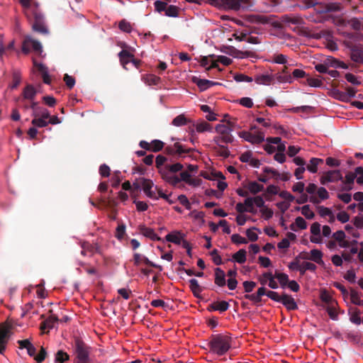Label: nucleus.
I'll return each mask as SVG.
<instances>
[{
    "instance_id": "f257e3e1",
    "label": "nucleus",
    "mask_w": 363,
    "mask_h": 363,
    "mask_svg": "<svg viewBox=\"0 0 363 363\" xmlns=\"http://www.w3.org/2000/svg\"><path fill=\"white\" fill-rule=\"evenodd\" d=\"M23 8V12L29 21H33L32 28L35 32L48 34L44 23V17L39 10V4L34 0H17Z\"/></svg>"
},
{
    "instance_id": "f03ea898",
    "label": "nucleus",
    "mask_w": 363,
    "mask_h": 363,
    "mask_svg": "<svg viewBox=\"0 0 363 363\" xmlns=\"http://www.w3.org/2000/svg\"><path fill=\"white\" fill-rule=\"evenodd\" d=\"M232 337L225 334H217L211 335L208 346L210 351L218 356L227 353L231 348Z\"/></svg>"
},
{
    "instance_id": "7ed1b4c3",
    "label": "nucleus",
    "mask_w": 363,
    "mask_h": 363,
    "mask_svg": "<svg viewBox=\"0 0 363 363\" xmlns=\"http://www.w3.org/2000/svg\"><path fill=\"white\" fill-rule=\"evenodd\" d=\"M74 351L76 354L74 363H92V359L90 357L91 347L82 339L76 338L74 340Z\"/></svg>"
},
{
    "instance_id": "20e7f679",
    "label": "nucleus",
    "mask_w": 363,
    "mask_h": 363,
    "mask_svg": "<svg viewBox=\"0 0 363 363\" xmlns=\"http://www.w3.org/2000/svg\"><path fill=\"white\" fill-rule=\"evenodd\" d=\"M183 168V164L179 162L172 164H166L164 168L160 170V175L162 179L166 182L173 186H177L180 183V179L175 174L182 171Z\"/></svg>"
},
{
    "instance_id": "39448f33",
    "label": "nucleus",
    "mask_w": 363,
    "mask_h": 363,
    "mask_svg": "<svg viewBox=\"0 0 363 363\" xmlns=\"http://www.w3.org/2000/svg\"><path fill=\"white\" fill-rule=\"evenodd\" d=\"M31 50L38 55H41L43 52V47L39 41L27 35L24 38L22 43V52L24 54H28Z\"/></svg>"
},
{
    "instance_id": "423d86ee",
    "label": "nucleus",
    "mask_w": 363,
    "mask_h": 363,
    "mask_svg": "<svg viewBox=\"0 0 363 363\" xmlns=\"http://www.w3.org/2000/svg\"><path fill=\"white\" fill-rule=\"evenodd\" d=\"M238 135L252 144H260L264 140V134L262 130H257L256 133L241 131Z\"/></svg>"
},
{
    "instance_id": "0eeeda50",
    "label": "nucleus",
    "mask_w": 363,
    "mask_h": 363,
    "mask_svg": "<svg viewBox=\"0 0 363 363\" xmlns=\"http://www.w3.org/2000/svg\"><path fill=\"white\" fill-rule=\"evenodd\" d=\"M342 175L340 170H330L325 172L320 178V182L323 185H325L329 182H337L338 181H342Z\"/></svg>"
},
{
    "instance_id": "6e6552de",
    "label": "nucleus",
    "mask_w": 363,
    "mask_h": 363,
    "mask_svg": "<svg viewBox=\"0 0 363 363\" xmlns=\"http://www.w3.org/2000/svg\"><path fill=\"white\" fill-rule=\"evenodd\" d=\"M38 102H33L31 104V109L33 110L32 116L34 117V118L31 121V123L35 128H44L49 124V122H48L45 119L39 118L40 113L38 112L39 108L38 106Z\"/></svg>"
},
{
    "instance_id": "1a4fd4ad",
    "label": "nucleus",
    "mask_w": 363,
    "mask_h": 363,
    "mask_svg": "<svg viewBox=\"0 0 363 363\" xmlns=\"http://www.w3.org/2000/svg\"><path fill=\"white\" fill-rule=\"evenodd\" d=\"M11 336L10 327L0 325V354H3Z\"/></svg>"
},
{
    "instance_id": "9d476101",
    "label": "nucleus",
    "mask_w": 363,
    "mask_h": 363,
    "mask_svg": "<svg viewBox=\"0 0 363 363\" xmlns=\"http://www.w3.org/2000/svg\"><path fill=\"white\" fill-rule=\"evenodd\" d=\"M216 132L222 136L223 143H232L234 137L231 133V130L225 126L224 124H218L215 127Z\"/></svg>"
},
{
    "instance_id": "9b49d317",
    "label": "nucleus",
    "mask_w": 363,
    "mask_h": 363,
    "mask_svg": "<svg viewBox=\"0 0 363 363\" xmlns=\"http://www.w3.org/2000/svg\"><path fill=\"white\" fill-rule=\"evenodd\" d=\"M142 184V188L145 195L152 199L157 200L158 197L156 196L155 191H152L154 184L152 180L144 177L140 178Z\"/></svg>"
},
{
    "instance_id": "f8f14e48",
    "label": "nucleus",
    "mask_w": 363,
    "mask_h": 363,
    "mask_svg": "<svg viewBox=\"0 0 363 363\" xmlns=\"http://www.w3.org/2000/svg\"><path fill=\"white\" fill-rule=\"evenodd\" d=\"M133 262L134 265L138 267L140 265L141 263H144L146 265H148L152 267H155L158 269L160 271H162V267L161 265H158L157 264H155L152 261H150L147 257L145 255H143L139 253H135L133 255Z\"/></svg>"
},
{
    "instance_id": "ddd939ff",
    "label": "nucleus",
    "mask_w": 363,
    "mask_h": 363,
    "mask_svg": "<svg viewBox=\"0 0 363 363\" xmlns=\"http://www.w3.org/2000/svg\"><path fill=\"white\" fill-rule=\"evenodd\" d=\"M191 81L193 83H194L195 84L197 85V86L199 88L201 91H206L208 88H210L214 85L218 84V82H215L210 81L208 79H201L197 77H193L191 79Z\"/></svg>"
},
{
    "instance_id": "4468645a",
    "label": "nucleus",
    "mask_w": 363,
    "mask_h": 363,
    "mask_svg": "<svg viewBox=\"0 0 363 363\" xmlns=\"http://www.w3.org/2000/svg\"><path fill=\"white\" fill-rule=\"evenodd\" d=\"M82 249L86 250L89 256H93L95 253L101 254V248L98 243H90L87 241L81 242Z\"/></svg>"
},
{
    "instance_id": "2eb2a0df",
    "label": "nucleus",
    "mask_w": 363,
    "mask_h": 363,
    "mask_svg": "<svg viewBox=\"0 0 363 363\" xmlns=\"http://www.w3.org/2000/svg\"><path fill=\"white\" fill-rule=\"evenodd\" d=\"M351 60L356 63H363V46L358 44L350 52Z\"/></svg>"
},
{
    "instance_id": "dca6fc26",
    "label": "nucleus",
    "mask_w": 363,
    "mask_h": 363,
    "mask_svg": "<svg viewBox=\"0 0 363 363\" xmlns=\"http://www.w3.org/2000/svg\"><path fill=\"white\" fill-rule=\"evenodd\" d=\"M281 303L286 308L288 311H295L298 309V306L294 298L286 294H283Z\"/></svg>"
},
{
    "instance_id": "f3484780",
    "label": "nucleus",
    "mask_w": 363,
    "mask_h": 363,
    "mask_svg": "<svg viewBox=\"0 0 363 363\" xmlns=\"http://www.w3.org/2000/svg\"><path fill=\"white\" fill-rule=\"evenodd\" d=\"M229 303L225 301H217L210 304L207 310L208 311H219L220 312H225L229 308Z\"/></svg>"
},
{
    "instance_id": "a211bd4d",
    "label": "nucleus",
    "mask_w": 363,
    "mask_h": 363,
    "mask_svg": "<svg viewBox=\"0 0 363 363\" xmlns=\"http://www.w3.org/2000/svg\"><path fill=\"white\" fill-rule=\"evenodd\" d=\"M23 97L24 99H28L33 102H35L33 100L37 94V91L35 87L31 84H28L23 91Z\"/></svg>"
},
{
    "instance_id": "6ab92c4d",
    "label": "nucleus",
    "mask_w": 363,
    "mask_h": 363,
    "mask_svg": "<svg viewBox=\"0 0 363 363\" xmlns=\"http://www.w3.org/2000/svg\"><path fill=\"white\" fill-rule=\"evenodd\" d=\"M58 320V318L55 315H51L45 320L41 323L40 328L43 332H45V330L46 329H52Z\"/></svg>"
},
{
    "instance_id": "aec40b11",
    "label": "nucleus",
    "mask_w": 363,
    "mask_h": 363,
    "mask_svg": "<svg viewBox=\"0 0 363 363\" xmlns=\"http://www.w3.org/2000/svg\"><path fill=\"white\" fill-rule=\"evenodd\" d=\"M118 57L121 64L125 69H126V65L130 62H131V60L134 57V55L126 50H122L118 53Z\"/></svg>"
},
{
    "instance_id": "412c9836",
    "label": "nucleus",
    "mask_w": 363,
    "mask_h": 363,
    "mask_svg": "<svg viewBox=\"0 0 363 363\" xmlns=\"http://www.w3.org/2000/svg\"><path fill=\"white\" fill-rule=\"evenodd\" d=\"M214 282L218 286H224L226 284L225 272L220 268L215 269Z\"/></svg>"
},
{
    "instance_id": "4be33fe9",
    "label": "nucleus",
    "mask_w": 363,
    "mask_h": 363,
    "mask_svg": "<svg viewBox=\"0 0 363 363\" xmlns=\"http://www.w3.org/2000/svg\"><path fill=\"white\" fill-rule=\"evenodd\" d=\"M189 288L196 298H200V294L203 291V288L199 284V281L196 279H191L189 280Z\"/></svg>"
},
{
    "instance_id": "5701e85b",
    "label": "nucleus",
    "mask_w": 363,
    "mask_h": 363,
    "mask_svg": "<svg viewBox=\"0 0 363 363\" xmlns=\"http://www.w3.org/2000/svg\"><path fill=\"white\" fill-rule=\"evenodd\" d=\"M347 25L354 30H363V18H352L347 21Z\"/></svg>"
},
{
    "instance_id": "b1692460",
    "label": "nucleus",
    "mask_w": 363,
    "mask_h": 363,
    "mask_svg": "<svg viewBox=\"0 0 363 363\" xmlns=\"http://www.w3.org/2000/svg\"><path fill=\"white\" fill-rule=\"evenodd\" d=\"M140 232L144 236L150 238L152 240H159L160 238L157 235L153 229L145 225L140 226Z\"/></svg>"
},
{
    "instance_id": "393cba45",
    "label": "nucleus",
    "mask_w": 363,
    "mask_h": 363,
    "mask_svg": "<svg viewBox=\"0 0 363 363\" xmlns=\"http://www.w3.org/2000/svg\"><path fill=\"white\" fill-rule=\"evenodd\" d=\"M168 242H173L177 245H180L182 239L184 238V234L180 232L175 231L172 233H169L165 237Z\"/></svg>"
},
{
    "instance_id": "a878e982",
    "label": "nucleus",
    "mask_w": 363,
    "mask_h": 363,
    "mask_svg": "<svg viewBox=\"0 0 363 363\" xmlns=\"http://www.w3.org/2000/svg\"><path fill=\"white\" fill-rule=\"evenodd\" d=\"M281 23L285 24L299 25L302 23V18L299 16L284 15L281 18Z\"/></svg>"
},
{
    "instance_id": "bb28decb",
    "label": "nucleus",
    "mask_w": 363,
    "mask_h": 363,
    "mask_svg": "<svg viewBox=\"0 0 363 363\" xmlns=\"http://www.w3.org/2000/svg\"><path fill=\"white\" fill-rule=\"evenodd\" d=\"M323 255L320 250L314 249L310 252L309 259L315 262L318 264H323Z\"/></svg>"
},
{
    "instance_id": "cd10ccee",
    "label": "nucleus",
    "mask_w": 363,
    "mask_h": 363,
    "mask_svg": "<svg viewBox=\"0 0 363 363\" xmlns=\"http://www.w3.org/2000/svg\"><path fill=\"white\" fill-rule=\"evenodd\" d=\"M274 80V77L269 74H261L255 77V81L258 84L269 85Z\"/></svg>"
},
{
    "instance_id": "c85d7f7f",
    "label": "nucleus",
    "mask_w": 363,
    "mask_h": 363,
    "mask_svg": "<svg viewBox=\"0 0 363 363\" xmlns=\"http://www.w3.org/2000/svg\"><path fill=\"white\" fill-rule=\"evenodd\" d=\"M323 162V159L313 157L310 160V163L307 165L306 168L311 173H316L318 171V166Z\"/></svg>"
},
{
    "instance_id": "c756f323",
    "label": "nucleus",
    "mask_w": 363,
    "mask_h": 363,
    "mask_svg": "<svg viewBox=\"0 0 363 363\" xmlns=\"http://www.w3.org/2000/svg\"><path fill=\"white\" fill-rule=\"evenodd\" d=\"M213 150L215 151L219 156L223 158H228L230 156V150L228 147L225 145L214 146L212 147Z\"/></svg>"
},
{
    "instance_id": "7c9ffc66",
    "label": "nucleus",
    "mask_w": 363,
    "mask_h": 363,
    "mask_svg": "<svg viewBox=\"0 0 363 363\" xmlns=\"http://www.w3.org/2000/svg\"><path fill=\"white\" fill-rule=\"evenodd\" d=\"M246 187L253 194H256L264 189V186L256 182H250Z\"/></svg>"
},
{
    "instance_id": "2f4dec72",
    "label": "nucleus",
    "mask_w": 363,
    "mask_h": 363,
    "mask_svg": "<svg viewBox=\"0 0 363 363\" xmlns=\"http://www.w3.org/2000/svg\"><path fill=\"white\" fill-rule=\"evenodd\" d=\"M317 267L315 264L309 262H303L300 267L298 272L301 275H303L307 270L311 272H315Z\"/></svg>"
},
{
    "instance_id": "473e14b6",
    "label": "nucleus",
    "mask_w": 363,
    "mask_h": 363,
    "mask_svg": "<svg viewBox=\"0 0 363 363\" xmlns=\"http://www.w3.org/2000/svg\"><path fill=\"white\" fill-rule=\"evenodd\" d=\"M246 250L244 249H241L235 254H233V259L239 264H243L246 261Z\"/></svg>"
},
{
    "instance_id": "72a5a7b5",
    "label": "nucleus",
    "mask_w": 363,
    "mask_h": 363,
    "mask_svg": "<svg viewBox=\"0 0 363 363\" xmlns=\"http://www.w3.org/2000/svg\"><path fill=\"white\" fill-rule=\"evenodd\" d=\"M263 172L268 175L269 179L272 178L275 180H278L281 177V174L277 170L269 167H264Z\"/></svg>"
},
{
    "instance_id": "f704fd0d",
    "label": "nucleus",
    "mask_w": 363,
    "mask_h": 363,
    "mask_svg": "<svg viewBox=\"0 0 363 363\" xmlns=\"http://www.w3.org/2000/svg\"><path fill=\"white\" fill-rule=\"evenodd\" d=\"M69 359V355L63 350H58L55 354V363H63Z\"/></svg>"
},
{
    "instance_id": "c9c22d12",
    "label": "nucleus",
    "mask_w": 363,
    "mask_h": 363,
    "mask_svg": "<svg viewBox=\"0 0 363 363\" xmlns=\"http://www.w3.org/2000/svg\"><path fill=\"white\" fill-rule=\"evenodd\" d=\"M143 79L148 85H157L161 82L160 77L155 74H147L143 77Z\"/></svg>"
},
{
    "instance_id": "e433bc0d",
    "label": "nucleus",
    "mask_w": 363,
    "mask_h": 363,
    "mask_svg": "<svg viewBox=\"0 0 363 363\" xmlns=\"http://www.w3.org/2000/svg\"><path fill=\"white\" fill-rule=\"evenodd\" d=\"M350 321L356 325H359L361 323V318H360L361 312H360V311L355 308H353L352 311L350 312Z\"/></svg>"
},
{
    "instance_id": "4c0bfd02",
    "label": "nucleus",
    "mask_w": 363,
    "mask_h": 363,
    "mask_svg": "<svg viewBox=\"0 0 363 363\" xmlns=\"http://www.w3.org/2000/svg\"><path fill=\"white\" fill-rule=\"evenodd\" d=\"M112 202H113V201L110 198H108V200H106L105 199H103V198H100L99 199L98 203L90 200L91 204L95 207L99 208H101L102 207L106 208V207L111 206Z\"/></svg>"
},
{
    "instance_id": "58836bf2",
    "label": "nucleus",
    "mask_w": 363,
    "mask_h": 363,
    "mask_svg": "<svg viewBox=\"0 0 363 363\" xmlns=\"http://www.w3.org/2000/svg\"><path fill=\"white\" fill-rule=\"evenodd\" d=\"M196 129L199 133H203L204 131H212V126L208 123L202 121L200 123H197L196 125Z\"/></svg>"
},
{
    "instance_id": "ea45409f",
    "label": "nucleus",
    "mask_w": 363,
    "mask_h": 363,
    "mask_svg": "<svg viewBox=\"0 0 363 363\" xmlns=\"http://www.w3.org/2000/svg\"><path fill=\"white\" fill-rule=\"evenodd\" d=\"M350 299L352 303L357 306H361L363 302V300H361L359 293L352 289L350 290Z\"/></svg>"
},
{
    "instance_id": "a19ab883",
    "label": "nucleus",
    "mask_w": 363,
    "mask_h": 363,
    "mask_svg": "<svg viewBox=\"0 0 363 363\" xmlns=\"http://www.w3.org/2000/svg\"><path fill=\"white\" fill-rule=\"evenodd\" d=\"M174 147L175 155H177L178 157H182L183 154L189 153L191 150L190 148H184V147L179 143H175Z\"/></svg>"
},
{
    "instance_id": "79ce46f5",
    "label": "nucleus",
    "mask_w": 363,
    "mask_h": 363,
    "mask_svg": "<svg viewBox=\"0 0 363 363\" xmlns=\"http://www.w3.org/2000/svg\"><path fill=\"white\" fill-rule=\"evenodd\" d=\"M187 121V118L184 116V115L181 114L173 119L172 124L174 126H182L186 125Z\"/></svg>"
},
{
    "instance_id": "37998d69",
    "label": "nucleus",
    "mask_w": 363,
    "mask_h": 363,
    "mask_svg": "<svg viewBox=\"0 0 363 363\" xmlns=\"http://www.w3.org/2000/svg\"><path fill=\"white\" fill-rule=\"evenodd\" d=\"M274 277L279 280L282 288H284L289 281V277L285 273H276Z\"/></svg>"
},
{
    "instance_id": "c03bdc74",
    "label": "nucleus",
    "mask_w": 363,
    "mask_h": 363,
    "mask_svg": "<svg viewBox=\"0 0 363 363\" xmlns=\"http://www.w3.org/2000/svg\"><path fill=\"white\" fill-rule=\"evenodd\" d=\"M164 12L167 16L177 17L178 16V8L174 5H167Z\"/></svg>"
},
{
    "instance_id": "a18cd8bd",
    "label": "nucleus",
    "mask_w": 363,
    "mask_h": 363,
    "mask_svg": "<svg viewBox=\"0 0 363 363\" xmlns=\"http://www.w3.org/2000/svg\"><path fill=\"white\" fill-rule=\"evenodd\" d=\"M318 213L320 214V216H322V217L330 216V217H331L332 220H334L333 212L330 208L323 206H320L318 207Z\"/></svg>"
},
{
    "instance_id": "49530a36",
    "label": "nucleus",
    "mask_w": 363,
    "mask_h": 363,
    "mask_svg": "<svg viewBox=\"0 0 363 363\" xmlns=\"http://www.w3.org/2000/svg\"><path fill=\"white\" fill-rule=\"evenodd\" d=\"M263 277H267L268 280H269V284H268V286L273 289H276L278 288V284L277 283V281H275L274 280V277H273L272 272H265L263 274Z\"/></svg>"
},
{
    "instance_id": "de8ad7c7",
    "label": "nucleus",
    "mask_w": 363,
    "mask_h": 363,
    "mask_svg": "<svg viewBox=\"0 0 363 363\" xmlns=\"http://www.w3.org/2000/svg\"><path fill=\"white\" fill-rule=\"evenodd\" d=\"M164 143L160 140H153L151 142V151L157 152L164 147Z\"/></svg>"
},
{
    "instance_id": "09e8293b",
    "label": "nucleus",
    "mask_w": 363,
    "mask_h": 363,
    "mask_svg": "<svg viewBox=\"0 0 363 363\" xmlns=\"http://www.w3.org/2000/svg\"><path fill=\"white\" fill-rule=\"evenodd\" d=\"M166 161H167V158L164 156L161 155H159L157 156L156 160H155V165H156V167L157 168L160 174V170L162 169H163L164 167L165 166L164 163L166 162Z\"/></svg>"
},
{
    "instance_id": "8fccbe9b",
    "label": "nucleus",
    "mask_w": 363,
    "mask_h": 363,
    "mask_svg": "<svg viewBox=\"0 0 363 363\" xmlns=\"http://www.w3.org/2000/svg\"><path fill=\"white\" fill-rule=\"evenodd\" d=\"M252 56H254V52L252 51H250V50L241 51V50H237L235 52V55L233 57L243 59V58H247V57H252Z\"/></svg>"
},
{
    "instance_id": "3c124183",
    "label": "nucleus",
    "mask_w": 363,
    "mask_h": 363,
    "mask_svg": "<svg viewBox=\"0 0 363 363\" xmlns=\"http://www.w3.org/2000/svg\"><path fill=\"white\" fill-rule=\"evenodd\" d=\"M301 213L307 218L312 219L314 218L315 214L311 210L309 205H305L301 208Z\"/></svg>"
},
{
    "instance_id": "603ef678",
    "label": "nucleus",
    "mask_w": 363,
    "mask_h": 363,
    "mask_svg": "<svg viewBox=\"0 0 363 363\" xmlns=\"http://www.w3.org/2000/svg\"><path fill=\"white\" fill-rule=\"evenodd\" d=\"M333 94L335 99L343 101V102H348L349 100L347 97V95L345 94V91H340L338 89H335L333 91Z\"/></svg>"
},
{
    "instance_id": "864d4df0",
    "label": "nucleus",
    "mask_w": 363,
    "mask_h": 363,
    "mask_svg": "<svg viewBox=\"0 0 363 363\" xmlns=\"http://www.w3.org/2000/svg\"><path fill=\"white\" fill-rule=\"evenodd\" d=\"M21 80V78L20 74L17 72H13V82H12V84L10 85V88L11 89H16L18 86V85L20 84Z\"/></svg>"
},
{
    "instance_id": "5fc2aeb1",
    "label": "nucleus",
    "mask_w": 363,
    "mask_h": 363,
    "mask_svg": "<svg viewBox=\"0 0 363 363\" xmlns=\"http://www.w3.org/2000/svg\"><path fill=\"white\" fill-rule=\"evenodd\" d=\"M266 296L277 302L281 303L283 299V295L279 296L277 292L273 291H268Z\"/></svg>"
},
{
    "instance_id": "6e6d98bb",
    "label": "nucleus",
    "mask_w": 363,
    "mask_h": 363,
    "mask_svg": "<svg viewBox=\"0 0 363 363\" xmlns=\"http://www.w3.org/2000/svg\"><path fill=\"white\" fill-rule=\"evenodd\" d=\"M63 79L68 89H71L74 87L75 84V79L73 77L69 75L68 74H65L64 75Z\"/></svg>"
},
{
    "instance_id": "4d7b16f0",
    "label": "nucleus",
    "mask_w": 363,
    "mask_h": 363,
    "mask_svg": "<svg viewBox=\"0 0 363 363\" xmlns=\"http://www.w3.org/2000/svg\"><path fill=\"white\" fill-rule=\"evenodd\" d=\"M125 233V225L123 223L119 224L116 228V237L118 240H121L123 238Z\"/></svg>"
},
{
    "instance_id": "13d9d810",
    "label": "nucleus",
    "mask_w": 363,
    "mask_h": 363,
    "mask_svg": "<svg viewBox=\"0 0 363 363\" xmlns=\"http://www.w3.org/2000/svg\"><path fill=\"white\" fill-rule=\"evenodd\" d=\"M119 28L126 33H130L132 30V27L130 23L127 22L125 20H122L119 22L118 25Z\"/></svg>"
},
{
    "instance_id": "bf43d9fd",
    "label": "nucleus",
    "mask_w": 363,
    "mask_h": 363,
    "mask_svg": "<svg viewBox=\"0 0 363 363\" xmlns=\"http://www.w3.org/2000/svg\"><path fill=\"white\" fill-rule=\"evenodd\" d=\"M178 201H179V203L184 206L186 209L188 210H190L191 208V205L188 199V198L184 195V194H182V195H179L178 196Z\"/></svg>"
},
{
    "instance_id": "052dcab7",
    "label": "nucleus",
    "mask_w": 363,
    "mask_h": 363,
    "mask_svg": "<svg viewBox=\"0 0 363 363\" xmlns=\"http://www.w3.org/2000/svg\"><path fill=\"white\" fill-rule=\"evenodd\" d=\"M46 356H47V352H46L45 349L42 347L40 348V352L37 355H35V360L38 363H41L45 360V359L46 358Z\"/></svg>"
},
{
    "instance_id": "680f3d73",
    "label": "nucleus",
    "mask_w": 363,
    "mask_h": 363,
    "mask_svg": "<svg viewBox=\"0 0 363 363\" xmlns=\"http://www.w3.org/2000/svg\"><path fill=\"white\" fill-rule=\"evenodd\" d=\"M242 285L245 289V291L246 293H250L256 286V283L252 281H245L242 283Z\"/></svg>"
},
{
    "instance_id": "e2e57ef3",
    "label": "nucleus",
    "mask_w": 363,
    "mask_h": 363,
    "mask_svg": "<svg viewBox=\"0 0 363 363\" xmlns=\"http://www.w3.org/2000/svg\"><path fill=\"white\" fill-rule=\"evenodd\" d=\"M231 240L235 244H246L247 242V240L239 234H233L231 236Z\"/></svg>"
},
{
    "instance_id": "0e129e2a",
    "label": "nucleus",
    "mask_w": 363,
    "mask_h": 363,
    "mask_svg": "<svg viewBox=\"0 0 363 363\" xmlns=\"http://www.w3.org/2000/svg\"><path fill=\"white\" fill-rule=\"evenodd\" d=\"M317 194L320 200H325L329 198V194L324 187L317 189Z\"/></svg>"
},
{
    "instance_id": "69168bd1",
    "label": "nucleus",
    "mask_w": 363,
    "mask_h": 363,
    "mask_svg": "<svg viewBox=\"0 0 363 363\" xmlns=\"http://www.w3.org/2000/svg\"><path fill=\"white\" fill-rule=\"evenodd\" d=\"M110 167L106 164H103L99 167V174L101 177H108L110 175Z\"/></svg>"
},
{
    "instance_id": "338daca9",
    "label": "nucleus",
    "mask_w": 363,
    "mask_h": 363,
    "mask_svg": "<svg viewBox=\"0 0 363 363\" xmlns=\"http://www.w3.org/2000/svg\"><path fill=\"white\" fill-rule=\"evenodd\" d=\"M154 6L157 11L162 12L165 11L167 4L164 1L157 0L154 3Z\"/></svg>"
},
{
    "instance_id": "774afa93",
    "label": "nucleus",
    "mask_w": 363,
    "mask_h": 363,
    "mask_svg": "<svg viewBox=\"0 0 363 363\" xmlns=\"http://www.w3.org/2000/svg\"><path fill=\"white\" fill-rule=\"evenodd\" d=\"M357 173V183L359 184H363V167H358L355 169Z\"/></svg>"
}]
</instances>
